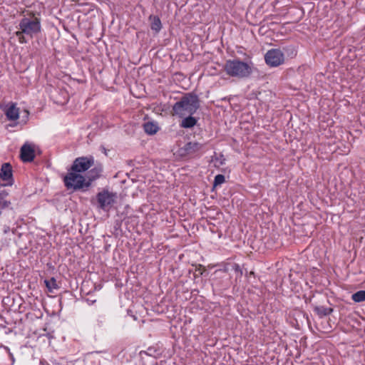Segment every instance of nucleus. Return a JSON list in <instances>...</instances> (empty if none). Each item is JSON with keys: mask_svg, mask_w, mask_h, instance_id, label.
Listing matches in <instances>:
<instances>
[{"mask_svg": "<svg viewBox=\"0 0 365 365\" xmlns=\"http://www.w3.org/2000/svg\"><path fill=\"white\" fill-rule=\"evenodd\" d=\"M314 312L320 317H323L330 314L333 312V309L327 308L324 306H319L314 307Z\"/></svg>", "mask_w": 365, "mask_h": 365, "instance_id": "16", "label": "nucleus"}, {"mask_svg": "<svg viewBox=\"0 0 365 365\" xmlns=\"http://www.w3.org/2000/svg\"><path fill=\"white\" fill-rule=\"evenodd\" d=\"M9 193L6 190H0V216L4 210L9 208L11 205L10 200H7Z\"/></svg>", "mask_w": 365, "mask_h": 365, "instance_id": "10", "label": "nucleus"}, {"mask_svg": "<svg viewBox=\"0 0 365 365\" xmlns=\"http://www.w3.org/2000/svg\"><path fill=\"white\" fill-rule=\"evenodd\" d=\"M197 123V120L192 115H187L182 120L180 126L185 128H191Z\"/></svg>", "mask_w": 365, "mask_h": 365, "instance_id": "13", "label": "nucleus"}, {"mask_svg": "<svg viewBox=\"0 0 365 365\" xmlns=\"http://www.w3.org/2000/svg\"><path fill=\"white\" fill-rule=\"evenodd\" d=\"M223 68L229 76L237 78H247L252 72L251 65L240 59L226 61Z\"/></svg>", "mask_w": 365, "mask_h": 365, "instance_id": "3", "label": "nucleus"}, {"mask_svg": "<svg viewBox=\"0 0 365 365\" xmlns=\"http://www.w3.org/2000/svg\"><path fill=\"white\" fill-rule=\"evenodd\" d=\"M143 128H144L145 132L149 135L155 134L159 129L157 124H155L153 122H147V123H144Z\"/></svg>", "mask_w": 365, "mask_h": 365, "instance_id": "14", "label": "nucleus"}, {"mask_svg": "<svg viewBox=\"0 0 365 365\" xmlns=\"http://www.w3.org/2000/svg\"><path fill=\"white\" fill-rule=\"evenodd\" d=\"M265 62L271 67H277L284 62V56L279 49L269 50L264 56Z\"/></svg>", "mask_w": 365, "mask_h": 365, "instance_id": "6", "label": "nucleus"}, {"mask_svg": "<svg viewBox=\"0 0 365 365\" xmlns=\"http://www.w3.org/2000/svg\"><path fill=\"white\" fill-rule=\"evenodd\" d=\"M351 299L355 302H365V291L360 290L352 294Z\"/></svg>", "mask_w": 365, "mask_h": 365, "instance_id": "18", "label": "nucleus"}, {"mask_svg": "<svg viewBox=\"0 0 365 365\" xmlns=\"http://www.w3.org/2000/svg\"><path fill=\"white\" fill-rule=\"evenodd\" d=\"M35 157L34 148L29 144H24L21 148V158L24 162H31Z\"/></svg>", "mask_w": 365, "mask_h": 365, "instance_id": "8", "label": "nucleus"}, {"mask_svg": "<svg viewBox=\"0 0 365 365\" xmlns=\"http://www.w3.org/2000/svg\"><path fill=\"white\" fill-rule=\"evenodd\" d=\"M6 115L10 120H15L18 119L19 115V108H16L14 104H12L6 109Z\"/></svg>", "mask_w": 365, "mask_h": 365, "instance_id": "11", "label": "nucleus"}, {"mask_svg": "<svg viewBox=\"0 0 365 365\" xmlns=\"http://www.w3.org/2000/svg\"><path fill=\"white\" fill-rule=\"evenodd\" d=\"M94 163L93 157L77 158L71 166V170L75 173H82L88 170Z\"/></svg>", "mask_w": 365, "mask_h": 365, "instance_id": "7", "label": "nucleus"}, {"mask_svg": "<svg viewBox=\"0 0 365 365\" xmlns=\"http://www.w3.org/2000/svg\"><path fill=\"white\" fill-rule=\"evenodd\" d=\"M44 283L48 288L49 292H52L53 289H58V286L57 285L56 280L54 277L51 278L48 280H45Z\"/></svg>", "mask_w": 365, "mask_h": 365, "instance_id": "19", "label": "nucleus"}, {"mask_svg": "<svg viewBox=\"0 0 365 365\" xmlns=\"http://www.w3.org/2000/svg\"><path fill=\"white\" fill-rule=\"evenodd\" d=\"M225 181V178L223 175L219 174L215 177L213 185L215 187L220 185Z\"/></svg>", "mask_w": 365, "mask_h": 365, "instance_id": "20", "label": "nucleus"}, {"mask_svg": "<svg viewBox=\"0 0 365 365\" xmlns=\"http://www.w3.org/2000/svg\"><path fill=\"white\" fill-rule=\"evenodd\" d=\"M117 194L108 190H103L96 195L97 207L106 212H109L116 202Z\"/></svg>", "mask_w": 365, "mask_h": 365, "instance_id": "5", "label": "nucleus"}, {"mask_svg": "<svg viewBox=\"0 0 365 365\" xmlns=\"http://www.w3.org/2000/svg\"><path fill=\"white\" fill-rule=\"evenodd\" d=\"M203 145L197 142H189L184 146V150L187 153H193L199 151L202 148Z\"/></svg>", "mask_w": 365, "mask_h": 365, "instance_id": "12", "label": "nucleus"}, {"mask_svg": "<svg viewBox=\"0 0 365 365\" xmlns=\"http://www.w3.org/2000/svg\"><path fill=\"white\" fill-rule=\"evenodd\" d=\"M200 107V101L195 94L189 93L184 95L173 106V114L180 118L192 115Z\"/></svg>", "mask_w": 365, "mask_h": 365, "instance_id": "2", "label": "nucleus"}, {"mask_svg": "<svg viewBox=\"0 0 365 365\" xmlns=\"http://www.w3.org/2000/svg\"><path fill=\"white\" fill-rule=\"evenodd\" d=\"M63 182L67 189H73V190L90 187V182H87L86 178L72 170L69 171L64 177Z\"/></svg>", "mask_w": 365, "mask_h": 365, "instance_id": "4", "label": "nucleus"}, {"mask_svg": "<svg viewBox=\"0 0 365 365\" xmlns=\"http://www.w3.org/2000/svg\"><path fill=\"white\" fill-rule=\"evenodd\" d=\"M234 269L236 271V272H238L240 273V274H242V269H240V267L239 264H235L234 265Z\"/></svg>", "mask_w": 365, "mask_h": 365, "instance_id": "21", "label": "nucleus"}, {"mask_svg": "<svg viewBox=\"0 0 365 365\" xmlns=\"http://www.w3.org/2000/svg\"><path fill=\"white\" fill-rule=\"evenodd\" d=\"M0 178L4 181L9 180L12 181V168L9 163H6L2 165L0 172Z\"/></svg>", "mask_w": 365, "mask_h": 365, "instance_id": "9", "label": "nucleus"}, {"mask_svg": "<svg viewBox=\"0 0 365 365\" xmlns=\"http://www.w3.org/2000/svg\"><path fill=\"white\" fill-rule=\"evenodd\" d=\"M150 19H151V25H150L151 29L156 32L160 31V30L162 28V24H161V21L159 19V17H158L156 16H150Z\"/></svg>", "mask_w": 365, "mask_h": 365, "instance_id": "17", "label": "nucleus"}, {"mask_svg": "<svg viewBox=\"0 0 365 365\" xmlns=\"http://www.w3.org/2000/svg\"><path fill=\"white\" fill-rule=\"evenodd\" d=\"M17 29L19 30L13 35L18 38L20 43H26L28 42L26 36L32 38L41 32V21L34 16H24L20 20Z\"/></svg>", "mask_w": 365, "mask_h": 365, "instance_id": "1", "label": "nucleus"}, {"mask_svg": "<svg viewBox=\"0 0 365 365\" xmlns=\"http://www.w3.org/2000/svg\"><path fill=\"white\" fill-rule=\"evenodd\" d=\"M101 172V168H94L93 169L91 170L87 175V182H90L91 185L92 181L99 178Z\"/></svg>", "mask_w": 365, "mask_h": 365, "instance_id": "15", "label": "nucleus"}]
</instances>
